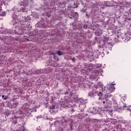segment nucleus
<instances>
[{"mask_svg": "<svg viewBox=\"0 0 131 131\" xmlns=\"http://www.w3.org/2000/svg\"><path fill=\"white\" fill-rule=\"evenodd\" d=\"M103 33V31L101 30H97L95 32V35H96L97 36H100V35Z\"/></svg>", "mask_w": 131, "mask_h": 131, "instance_id": "obj_12", "label": "nucleus"}, {"mask_svg": "<svg viewBox=\"0 0 131 131\" xmlns=\"http://www.w3.org/2000/svg\"><path fill=\"white\" fill-rule=\"evenodd\" d=\"M66 107H67V105L64 104V103H63V102H62V103H61L60 104V109H64V108H66Z\"/></svg>", "mask_w": 131, "mask_h": 131, "instance_id": "obj_20", "label": "nucleus"}, {"mask_svg": "<svg viewBox=\"0 0 131 131\" xmlns=\"http://www.w3.org/2000/svg\"><path fill=\"white\" fill-rule=\"evenodd\" d=\"M71 112H72V113H73V112H75V110H74V108H72L71 110Z\"/></svg>", "mask_w": 131, "mask_h": 131, "instance_id": "obj_33", "label": "nucleus"}, {"mask_svg": "<svg viewBox=\"0 0 131 131\" xmlns=\"http://www.w3.org/2000/svg\"><path fill=\"white\" fill-rule=\"evenodd\" d=\"M54 126L55 127H57L58 131H63L65 129V127L63 125V123H60L59 121H56L54 122Z\"/></svg>", "mask_w": 131, "mask_h": 131, "instance_id": "obj_1", "label": "nucleus"}, {"mask_svg": "<svg viewBox=\"0 0 131 131\" xmlns=\"http://www.w3.org/2000/svg\"><path fill=\"white\" fill-rule=\"evenodd\" d=\"M85 116H88V114H85Z\"/></svg>", "mask_w": 131, "mask_h": 131, "instance_id": "obj_48", "label": "nucleus"}, {"mask_svg": "<svg viewBox=\"0 0 131 131\" xmlns=\"http://www.w3.org/2000/svg\"><path fill=\"white\" fill-rule=\"evenodd\" d=\"M1 31L4 34H9V32L10 31L9 29H2V30H1Z\"/></svg>", "mask_w": 131, "mask_h": 131, "instance_id": "obj_10", "label": "nucleus"}, {"mask_svg": "<svg viewBox=\"0 0 131 131\" xmlns=\"http://www.w3.org/2000/svg\"><path fill=\"white\" fill-rule=\"evenodd\" d=\"M104 40H110V38H108V37H106V36H104Z\"/></svg>", "mask_w": 131, "mask_h": 131, "instance_id": "obj_30", "label": "nucleus"}, {"mask_svg": "<svg viewBox=\"0 0 131 131\" xmlns=\"http://www.w3.org/2000/svg\"><path fill=\"white\" fill-rule=\"evenodd\" d=\"M98 85L99 88H101L102 89H103V86H104V85H103V83H102L101 82L98 83Z\"/></svg>", "mask_w": 131, "mask_h": 131, "instance_id": "obj_27", "label": "nucleus"}, {"mask_svg": "<svg viewBox=\"0 0 131 131\" xmlns=\"http://www.w3.org/2000/svg\"><path fill=\"white\" fill-rule=\"evenodd\" d=\"M126 16V19H127L128 20H131V12L129 11V12H125V14Z\"/></svg>", "mask_w": 131, "mask_h": 131, "instance_id": "obj_9", "label": "nucleus"}, {"mask_svg": "<svg viewBox=\"0 0 131 131\" xmlns=\"http://www.w3.org/2000/svg\"><path fill=\"white\" fill-rule=\"evenodd\" d=\"M86 16L87 17H89V14H88V12H86Z\"/></svg>", "mask_w": 131, "mask_h": 131, "instance_id": "obj_41", "label": "nucleus"}, {"mask_svg": "<svg viewBox=\"0 0 131 131\" xmlns=\"http://www.w3.org/2000/svg\"><path fill=\"white\" fill-rule=\"evenodd\" d=\"M105 103H106V102H105V101L103 102V104H105Z\"/></svg>", "mask_w": 131, "mask_h": 131, "instance_id": "obj_46", "label": "nucleus"}, {"mask_svg": "<svg viewBox=\"0 0 131 131\" xmlns=\"http://www.w3.org/2000/svg\"><path fill=\"white\" fill-rule=\"evenodd\" d=\"M29 106H30V105L28 103H25V104L23 105V110H25V112L28 113V112H29V111H31V109L29 108Z\"/></svg>", "mask_w": 131, "mask_h": 131, "instance_id": "obj_3", "label": "nucleus"}, {"mask_svg": "<svg viewBox=\"0 0 131 131\" xmlns=\"http://www.w3.org/2000/svg\"><path fill=\"white\" fill-rule=\"evenodd\" d=\"M126 110H127L128 111H129L130 112H131L130 108H127Z\"/></svg>", "mask_w": 131, "mask_h": 131, "instance_id": "obj_39", "label": "nucleus"}, {"mask_svg": "<svg viewBox=\"0 0 131 131\" xmlns=\"http://www.w3.org/2000/svg\"><path fill=\"white\" fill-rule=\"evenodd\" d=\"M27 40H28V41H29V39H28Z\"/></svg>", "mask_w": 131, "mask_h": 131, "instance_id": "obj_51", "label": "nucleus"}, {"mask_svg": "<svg viewBox=\"0 0 131 131\" xmlns=\"http://www.w3.org/2000/svg\"><path fill=\"white\" fill-rule=\"evenodd\" d=\"M23 73H25V71H23Z\"/></svg>", "mask_w": 131, "mask_h": 131, "instance_id": "obj_49", "label": "nucleus"}, {"mask_svg": "<svg viewBox=\"0 0 131 131\" xmlns=\"http://www.w3.org/2000/svg\"><path fill=\"white\" fill-rule=\"evenodd\" d=\"M108 29H110V30H112L113 34H115L116 33V31L113 30V28L112 27L108 28Z\"/></svg>", "mask_w": 131, "mask_h": 131, "instance_id": "obj_22", "label": "nucleus"}, {"mask_svg": "<svg viewBox=\"0 0 131 131\" xmlns=\"http://www.w3.org/2000/svg\"><path fill=\"white\" fill-rule=\"evenodd\" d=\"M18 105H19V103L17 102H15L13 104V106L15 107H17Z\"/></svg>", "mask_w": 131, "mask_h": 131, "instance_id": "obj_28", "label": "nucleus"}, {"mask_svg": "<svg viewBox=\"0 0 131 131\" xmlns=\"http://www.w3.org/2000/svg\"><path fill=\"white\" fill-rule=\"evenodd\" d=\"M18 12H22L23 13H24V12H27V11H26V8L25 7H21L18 10Z\"/></svg>", "mask_w": 131, "mask_h": 131, "instance_id": "obj_14", "label": "nucleus"}, {"mask_svg": "<svg viewBox=\"0 0 131 131\" xmlns=\"http://www.w3.org/2000/svg\"><path fill=\"white\" fill-rule=\"evenodd\" d=\"M6 14H7V12L3 11L2 12H0V16H2V17H3V16H6Z\"/></svg>", "mask_w": 131, "mask_h": 131, "instance_id": "obj_23", "label": "nucleus"}, {"mask_svg": "<svg viewBox=\"0 0 131 131\" xmlns=\"http://www.w3.org/2000/svg\"><path fill=\"white\" fill-rule=\"evenodd\" d=\"M9 34H16V30L9 29Z\"/></svg>", "mask_w": 131, "mask_h": 131, "instance_id": "obj_18", "label": "nucleus"}, {"mask_svg": "<svg viewBox=\"0 0 131 131\" xmlns=\"http://www.w3.org/2000/svg\"><path fill=\"white\" fill-rule=\"evenodd\" d=\"M16 34L20 35L24 34V29L21 28H17L16 29Z\"/></svg>", "mask_w": 131, "mask_h": 131, "instance_id": "obj_4", "label": "nucleus"}, {"mask_svg": "<svg viewBox=\"0 0 131 131\" xmlns=\"http://www.w3.org/2000/svg\"><path fill=\"white\" fill-rule=\"evenodd\" d=\"M13 131H20L19 129H17L16 130H14Z\"/></svg>", "mask_w": 131, "mask_h": 131, "instance_id": "obj_42", "label": "nucleus"}, {"mask_svg": "<svg viewBox=\"0 0 131 131\" xmlns=\"http://www.w3.org/2000/svg\"><path fill=\"white\" fill-rule=\"evenodd\" d=\"M129 11L131 13V8L129 10Z\"/></svg>", "mask_w": 131, "mask_h": 131, "instance_id": "obj_45", "label": "nucleus"}, {"mask_svg": "<svg viewBox=\"0 0 131 131\" xmlns=\"http://www.w3.org/2000/svg\"><path fill=\"white\" fill-rule=\"evenodd\" d=\"M98 97H99V100H101L102 97H103V93L102 92H99L98 94H97Z\"/></svg>", "mask_w": 131, "mask_h": 131, "instance_id": "obj_21", "label": "nucleus"}, {"mask_svg": "<svg viewBox=\"0 0 131 131\" xmlns=\"http://www.w3.org/2000/svg\"><path fill=\"white\" fill-rule=\"evenodd\" d=\"M130 25H131V24H130Z\"/></svg>", "mask_w": 131, "mask_h": 131, "instance_id": "obj_56", "label": "nucleus"}, {"mask_svg": "<svg viewBox=\"0 0 131 131\" xmlns=\"http://www.w3.org/2000/svg\"><path fill=\"white\" fill-rule=\"evenodd\" d=\"M34 111L36 112V108H35Z\"/></svg>", "mask_w": 131, "mask_h": 131, "instance_id": "obj_47", "label": "nucleus"}, {"mask_svg": "<svg viewBox=\"0 0 131 131\" xmlns=\"http://www.w3.org/2000/svg\"><path fill=\"white\" fill-rule=\"evenodd\" d=\"M126 21V20H125V21Z\"/></svg>", "mask_w": 131, "mask_h": 131, "instance_id": "obj_55", "label": "nucleus"}, {"mask_svg": "<svg viewBox=\"0 0 131 131\" xmlns=\"http://www.w3.org/2000/svg\"><path fill=\"white\" fill-rule=\"evenodd\" d=\"M110 21H111V20H110V19H109L108 22H110Z\"/></svg>", "mask_w": 131, "mask_h": 131, "instance_id": "obj_50", "label": "nucleus"}, {"mask_svg": "<svg viewBox=\"0 0 131 131\" xmlns=\"http://www.w3.org/2000/svg\"><path fill=\"white\" fill-rule=\"evenodd\" d=\"M107 7H112V5H106Z\"/></svg>", "mask_w": 131, "mask_h": 131, "instance_id": "obj_37", "label": "nucleus"}, {"mask_svg": "<svg viewBox=\"0 0 131 131\" xmlns=\"http://www.w3.org/2000/svg\"><path fill=\"white\" fill-rule=\"evenodd\" d=\"M88 95L89 97H91V98H94L96 95H97V93L95 91V90L93 89L92 91H90Z\"/></svg>", "mask_w": 131, "mask_h": 131, "instance_id": "obj_5", "label": "nucleus"}, {"mask_svg": "<svg viewBox=\"0 0 131 131\" xmlns=\"http://www.w3.org/2000/svg\"><path fill=\"white\" fill-rule=\"evenodd\" d=\"M31 2H32L31 0H24L23 1L19 2V6L21 7V6H23V7H27L28 4H30Z\"/></svg>", "mask_w": 131, "mask_h": 131, "instance_id": "obj_2", "label": "nucleus"}, {"mask_svg": "<svg viewBox=\"0 0 131 131\" xmlns=\"http://www.w3.org/2000/svg\"><path fill=\"white\" fill-rule=\"evenodd\" d=\"M76 14H77V13H73V12L70 11L69 13H68V16L69 17H71V15H72V16H75V15H76Z\"/></svg>", "mask_w": 131, "mask_h": 131, "instance_id": "obj_16", "label": "nucleus"}, {"mask_svg": "<svg viewBox=\"0 0 131 131\" xmlns=\"http://www.w3.org/2000/svg\"><path fill=\"white\" fill-rule=\"evenodd\" d=\"M71 7L73 9H76V8H78V2H73V5H71Z\"/></svg>", "mask_w": 131, "mask_h": 131, "instance_id": "obj_11", "label": "nucleus"}, {"mask_svg": "<svg viewBox=\"0 0 131 131\" xmlns=\"http://www.w3.org/2000/svg\"><path fill=\"white\" fill-rule=\"evenodd\" d=\"M79 119H80L81 120H82V119H83V117H82L81 118H79Z\"/></svg>", "mask_w": 131, "mask_h": 131, "instance_id": "obj_40", "label": "nucleus"}, {"mask_svg": "<svg viewBox=\"0 0 131 131\" xmlns=\"http://www.w3.org/2000/svg\"><path fill=\"white\" fill-rule=\"evenodd\" d=\"M20 20L21 21H23L24 22H27L28 21H30L31 20V18L29 16H20Z\"/></svg>", "mask_w": 131, "mask_h": 131, "instance_id": "obj_6", "label": "nucleus"}, {"mask_svg": "<svg viewBox=\"0 0 131 131\" xmlns=\"http://www.w3.org/2000/svg\"><path fill=\"white\" fill-rule=\"evenodd\" d=\"M69 125H70V130H73V129H74V127H73V124L72 121H71L70 122Z\"/></svg>", "mask_w": 131, "mask_h": 131, "instance_id": "obj_17", "label": "nucleus"}, {"mask_svg": "<svg viewBox=\"0 0 131 131\" xmlns=\"http://www.w3.org/2000/svg\"><path fill=\"white\" fill-rule=\"evenodd\" d=\"M2 99L3 100H8V96L2 95Z\"/></svg>", "mask_w": 131, "mask_h": 131, "instance_id": "obj_25", "label": "nucleus"}, {"mask_svg": "<svg viewBox=\"0 0 131 131\" xmlns=\"http://www.w3.org/2000/svg\"><path fill=\"white\" fill-rule=\"evenodd\" d=\"M70 19H73L74 20V23H76L77 21H78V19L77 18H78V15H71V16H70Z\"/></svg>", "mask_w": 131, "mask_h": 131, "instance_id": "obj_8", "label": "nucleus"}, {"mask_svg": "<svg viewBox=\"0 0 131 131\" xmlns=\"http://www.w3.org/2000/svg\"><path fill=\"white\" fill-rule=\"evenodd\" d=\"M72 60L73 61V62H74L75 61V57H73Z\"/></svg>", "mask_w": 131, "mask_h": 131, "instance_id": "obj_35", "label": "nucleus"}, {"mask_svg": "<svg viewBox=\"0 0 131 131\" xmlns=\"http://www.w3.org/2000/svg\"><path fill=\"white\" fill-rule=\"evenodd\" d=\"M59 91H60V92H61V90H60Z\"/></svg>", "mask_w": 131, "mask_h": 131, "instance_id": "obj_53", "label": "nucleus"}, {"mask_svg": "<svg viewBox=\"0 0 131 131\" xmlns=\"http://www.w3.org/2000/svg\"><path fill=\"white\" fill-rule=\"evenodd\" d=\"M72 26H73V29L74 30H76V25H74V24H72Z\"/></svg>", "mask_w": 131, "mask_h": 131, "instance_id": "obj_29", "label": "nucleus"}, {"mask_svg": "<svg viewBox=\"0 0 131 131\" xmlns=\"http://www.w3.org/2000/svg\"><path fill=\"white\" fill-rule=\"evenodd\" d=\"M65 95H68V91H66V92H64V93Z\"/></svg>", "mask_w": 131, "mask_h": 131, "instance_id": "obj_38", "label": "nucleus"}, {"mask_svg": "<svg viewBox=\"0 0 131 131\" xmlns=\"http://www.w3.org/2000/svg\"><path fill=\"white\" fill-rule=\"evenodd\" d=\"M80 112H84V110H81L80 109Z\"/></svg>", "mask_w": 131, "mask_h": 131, "instance_id": "obj_36", "label": "nucleus"}, {"mask_svg": "<svg viewBox=\"0 0 131 131\" xmlns=\"http://www.w3.org/2000/svg\"><path fill=\"white\" fill-rule=\"evenodd\" d=\"M17 118H19V117L15 118V119L13 120V122L12 123L13 124H17Z\"/></svg>", "mask_w": 131, "mask_h": 131, "instance_id": "obj_24", "label": "nucleus"}, {"mask_svg": "<svg viewBox=\"0 0 131 131\" xmlns=\"http://www.w3.org/2000/svg\"><path fill=\"white\" fill-rule=\"evenodd\" d=\"M18 20H17V18H13V19L12 20V25L14 26H16Z\"/></svg>", "mask_w": 131, "mask_h": 131, "instance_id": "obj_13", "label": "nucleus"}, {"mask_svg": "<svg viewBox=\"0 0 131 131\" xmlns=\"http://www.w3.org/2000/svg\"><path fill=\"white\" fill-rule=\"evenodd\" d=\"M57 54L59 55V56L63 55V53L61 51H57Z\"/></svg>", "mask_w": 131, "mask_h": 131, "instance_id": "obj_26", "label": "nucleus"}, {"mask_svg": "<svg viewBox=\"0 0 131 131\" xmlns=\"http://www.w3.org/2000/svg\"><path fill=\"white\" fill-rule=\"evenodd\" d=\"M82 12H83V13H86V9H83L82 10Z\"/></svg>", "mask_w": 131, "mask_h": 131, "instance_id": "obj_32", "label": "nucleus"}, {"mask_svg": "<svg viewBox=\"0 0 131 131\" xmlns=\"http://www.w3.org/2000/svg\"><path fill=\"white\" fill-rule=\"evenodd\" d=\"M23 131H27V129L24 128V126H23Z\"/></svg>", "mask_w": 131, "mask_h": 131, "instance_id": "obj_34", "label": "nucleus"}, {"mask_svg": "<svg viewBox=\"0 0 131 131\" xmlns=\"http://www.w3.org/2000/svg\"><path fill=\"white\" fill-rule=\"evenodd\" d=\"M8 115H10V114H8Z\"/></svg>", "mask_w": 131, "mask_h": 131, "instance_id": "obj_54", "label": "nucleus"}, {"mask_svg": "<svg viewBox=\"0 0 131 131\" xmlns=\"http://www.w3.org/2000/svg\"><path fill=\"white\" fill-rule=\"evenodd\" d=\"M16 27L23 28L24 27V24L22 22V20H17V24H16Z\"/></svg>", "mask_w": 131, "mask_h": 131, "instance_id": "obj_7", "label": "nucleus"}, {"mask_svg": "<svg viewBox=\"0 0 131 131\" xmlns=\"http://www.w3.org/2000/svg\"><path fill=\"white\" fill-rule=\"evenodd\" d=\"M123 108H126V106L124 105Z\"/></svg>", "mask_w": 131, "mask_h": 131, "instance_id": "obj_43", "label": "nucleus"}, {"mask_svg": "<svg viewBox=\"0 0 131 131\" xmlns=\"http://www.w3.org/2000/svg\"><path fill=\"white\" fill-rule=\"evenodd\" d=\"M111 96H112V95H111V94H105L103 96V99H108V98H110V97H111Z\"/></svg>", "mask_w": 131, "mask_h": 131, "instance_id": "obj_19", "label": "nucleus"}, {"mask_svg": "<svg viewBox=\"0 0 131 131\" xmlns=\"http://www.w3.org/2000/svg\"><path fill=\"white\" fill-rule=\"evenodd\" d=\"M55 105H52L50 107V109H51V110H54V109H55Z\"/></svg>", "mask_w": 131, "mask_h": 131, "instance_id": "obj_31", "label": "nucleus"}, {"mask_svg": "<svg viewBox=\"0 0 131 131\" xmlns=\"http://www.w3.org/2000/svg\"><path fill=\"white\" fill-rule=\"evenodd\" d=\"M31 112H33V111H31Z\"/></svg>", "mask_w": 131, "mask_h": 131, "instance_id": "obj_52", "label": "nucleus"}, {"mask_svg": "<svg viewBox=\"0 0 131 131\" xmlns=\"http://www.w3.org/2000/svg\"><path fill=\"white\" fill-rule=\"evenodd\" d=\"M114 85H115V84H111L110 90H111L112 92H114V91L115 90V88L114 87Z\"/></svg>", "mask_w": 131, "mask_h": 131, "instance_id": "obj_15", "label": "nucleus"}, {"mask_svg": "<svg viewBox=\"0 0 131 131\" xmlns=\"http://www.w3.org/2000/svg\"><path fill=\"white\" fill-rule=\"evenodd\" d=\"M110 3V2L107 1V2H106V4H109Z\"/></svg>", "mask_w": 131, "mask_h": 131, "instance_id": "obj_44", "label": "nucleus"}]
</instances>
